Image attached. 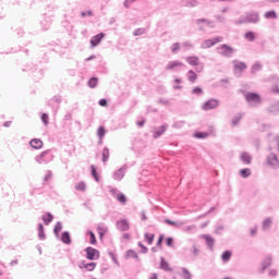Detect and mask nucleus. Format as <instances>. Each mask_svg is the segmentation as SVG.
<instances>
[{
  "mask_svg": "<svg viewBox=\"0 0 279 279\" xmlns=\"http://www.w3.org/2000/svg\"><path fill=\"white\" fill-rule=\"evenodd\" d=\"M168 226H173L174 228H182V226H184V221H179V222H175V221H172V220H169V219H165L163 220Z\"/></svg>",
  "mask_w": 279,
  "mask_h": 279,
  "instance_id": "obj_30",
  "label": "nucleus"
},
{
  "mask_svg": "<svg viewBox=\"0 0 279 279\" xmlns=\"http://www.w3.org/2000/svg\"><path fill=\"white\" fill-rule=\"evenodd\" d=\"M38 239L40 241H45V239H47V235L45 234V227L43 226V223L38 225Z\"/></svg>",
  "mask_w": 279,
  "mask_h": 279,
  "instance_id": "obj_26",
  "label": "nucleus"
},
{
  "mask_svg": "<svg viewBox=\"0 0 279 279\" xmlns=\"http://www.w3.org/2000/svg\"><path fill=\"white\" fill-rule=\"evenodd\" d=\"M87 234H89V243L92 245H96L97 244V236H95V232L88 231Z\"/></svg>",
  "mask_w": 279,
  "mask_h": 279,
  "instance_id": "obj_42",
  "label": "nucleus"
},
{
  "mask_svg": "<svg viewBox=\"0 0 279 279\" xmlns=\"http://www.w3.org/2000/svg\"><path fill=\"white\" fill-rule=\"evenodd\" d=\"M61 241L62 243H64L65 245H71V233H69V231H64L61 234Z\"/></svg>",
  "mask_w": 279,
  "mask_h": 279,
  "instance_id": "obj_23",
  "label": "nucleus"
},
{
  "mask_svg": "<svg viewBox=\"0 0 279 279\" xmlns=\"http://www.w3.org/2000/svg\"><path fill=\"white\" fill-rule=\"evenodd\" d=\"M181 271H182L181 277H182L183 279H192V278H193V275H191V271H189V269H186V268H181Z\"/></svg>",
  "mask_w": 279,
  "mask_h": 279,
  "instance_id": "obj_36",
  "label": "nucleus"
},
{
  "mask_svg": "<svg viewBox=\"0 0 279 279\" xmlns=\"http://www.w3.org/2000/svg\"><path fill=\"white\" fill-rule=\"evenodd\" d=\"M271 260H272L271 255H268L264 258V260L262 262V269L259 270L260 274H263L265 269H267V267L271 266Z\"/></svg>",
  "mask_w": 279,
  "mask_h": 279,
  "instance_id": "obj_15",
  "label": "nucleus"
},
{
  "mask_svg": "<svg viewBox=\"0 0 279 279\" xmlns=\"http://www.w3.org/2000/svg\"><path fill=\"white\" fill-rule=\"evenodd\" d=\"M233 66H234V71L236 73V71H239V73H243V71H245V69H247V65L243 62V61H233Z\"/></svg>",
  "mask_w": 279,
  "mask_h": 279,
  "instance_id": "obj_14",
  "label": "nucleus"
},
{
  "mask_svg": "<svg viewBox=\"0 0 279 279\" xmlns=\"http://www.w3.org/2000/svg\"><path fill=\"white\" fill-rule=\"evenodd\" d=\"M195 138H208V133L207 132H196L194 134Z\"/></svg>",
  "mask_w": 279,
  "mask_h": 279,
  "instance_id": "obj_51",
  "label": "nucleus"
},
{
  "mask_svg": "<svg viewBox=\"0 0 279 279\" xmlns=\"http://www.w3.org/2000/svg\"><path fill=\"white\" fill-rule=\"evenodd\" d=\"M201 250L197 247V245H192V247H191V253L193 254V256H195V257H197V256H199V254H201Z\"/></svg>",
  "mask_w": 279,
  "mask_h": 279,
  "instance_id": "obj_47",
  "label": "nucleus"
},
{
  "mask_svg": "<svg viewBox=\"0 0 279 279\" xmlns=\"http://www.w3.org/2000/svg\"><path fill=\"white\" fill-rule=\"evenodd\" d=\"M244 38L248 40V43H254V40H256V33L248 31L244 34Z\"/></svg>",
  "mask_w": 279,
  "mask_h": 279,
  "instance_id": "obj_27",
  "label": "nucleus"
},
{
  "mask_svg": "<svg viewBox=\"0 0 279 279\" xmlns=\"http://www.w3.org/2000/svg\"><path fill=\"white\" fill-rule=\"evenodd\" d=\"M90 172L96 182H99V174L97 173V168L95 166H90Z\"/></svg>",
  "mask_w": 279,
  "mask_h": 279,
  "instance_id": "obj_40",
  "label": "nucleus"
},
{
  "mask_svg": "<svg viewBox=\"0 0 279 279\" xmlns=\"http://www.w3.org/2000/svg\"><path fill=\"white\" fill-rule=\"evenodd\" d=\"M243 119V116L241 113H239L238 116H235L232 121L231 124L233 128H236L238 123H241V120Z\"/></svg>",
  "mask_w": 279,
  "mask_h": 279,
  "instance_id": "obj_38",
  "label": "nucleus"
},
{
  "mask_svg": "<svg viewBox=\"0 0 279 279\" xmlns=\"http://www.w3.org/2000/svg\"><path fill=\"white\" fill-rule=\"evenodd\" d=\"M125 258H135V260H141L138 258V254H136V252H134V250H129L125 254Z\"/></svg>",
  "mask_w": 279,
  "mask_h": 279,
  "instance_id": "obj_31",
  "label": "nucleus"
},
{
  "mask_svg": "<svg viewBox=\"0 0 279 279\" xmlns=\"http://www.w3.org/2000/svg\"><path fill=\"white\" fill-rule=\"evenodd\" d=\"M110 158V149L108 147H105L102 149V162H108Z\"/></svg>",
  "mask_w": 279,
  "mask_h": 279,
  "instance_id": "obj_32",
  "label": "nucleus"
},
{
  "mask_svg": "<svg viewBox=\"0 0 279 279\" xmlns=\"http://www.w3.org/2000/svg\"><path fill=\"white\" fill-rule=\"evenodd\" d=\"M126 171H128V165L122 166L120 169H118L116 172H113V174H112L113 180L121 182V180L123 178H125Z\"/></svg>",
  "mask_w": 279,
  "mask_h": 279,
  "instance_id": "obj_8",
  "label": "nucleus"
},
{
  "mask_svg": "<svg viewBox=\"0 0 279 279\" xmlns=\"http://www.w3.org/2000/svg\"><path fill=\"white\" fill-rule=\"evenodd\" d=\"M166 245L168 247H173V238H167L166 239Z\"/></svg>",
  "mask_w": 279,
  "mask_h": 279,
  "instance_id": "obj_58",
  "label": "nucleus"
},
{
  "mask_svg": "<svg viewBox=\"0 0 279 279\" xmlns=\"http://www.w3.org/2000/svg\"><path fill=\"white\" fill-rule=\"evenodd\" d=\"M145 34V28H136L133 33L135 36H143Z\"/></svg>",
  "mask_w": 279,
  "mask_h": 279,
  "instance_id": "obj_55",
  "label": "nucleus"
},
{
  "mask_svg": "<svg viewBox=\"0 0 279 279\" xmlns=\"http://www.w3.org/2000/svg\"><path fill=\"white\" fill-rule=\"evenodd\" d=\"M116 226L120 232H128V230H130V223H128L125 219L118 220Z\"/></svg>",
  "mask_w": 279,
  "mask_h": 279,
  "instance_id": "obj_12",
  "label": "nucleus"
},
{
  "mask_svg": "<svg viewBox=\"0 0 279 279\" xmlns=\"http://www.w3.org/2000/svg\"><path fill=\"white\" fill-rule=\"evenodd\" d=\"M106 232H108V228L104 225H99L98 226V234H99L100 239L106 234Z\"/></svg>",
  "mask_w": 279,
  "mask_h": 279,
  "instance_id": "obj_39",
  "label": "nucleus"
},
{
  "mask_svg": "<svg viewBox=\"0 0 279 279\" xmlns=\"http://www.w3.org/2000/svg\"><path fill=\"white\" fill-rule=\"evenodd\" d=\"M29 145L33 147V149H43V142L40 138L31 140Z\"/></svg>",
  "mask_w": 279,
  "mask_h": 279,
  "instance_id": "obj_19",
  "label": "nucleus"
},
{
  "mask_svg": "<svg viewBox=\"0 0 279 279\" xmlns=\"http://www.w3.org/2000/svg\"><path fill=\"white\" fill-rule=\"evenodd\" d=\"M97 136L102 141L104 136H106V128L99 126L97 130Z\"/></svg>",
  "mask_w": 279,
  "mask_h": 279,
  "instance_id": "obj_41",
  "label": "nucleus"
},
{
  "mask_svg": "<svg viewBox=\"0 0 279 279\" xmlns=\"http://www.w3.org/2000/svg\"><path fill=\"white\" fill-rule=\"evenodd\" d=\"M223 37H216L214 39H206L201 44V49H210V47H215L217 43H221Z\"/></svg>",
  "mask_w": 279,
  "mask_h": 279,
  "instance_id": "obj_7",
  "label": "nucleus"
},
{
  "mask_svg": "<svg viewBox=\"0 0 279 279\" xmlns=\"http://www.w3.org/2000/svg\"><path fill=\"white\" fill-rule=\"evenodd\" d=\"M53 160V153L51 150H45L40 155L35 157V161L38 165H49Z\"/></svg>",
  "mask_w": 279,
  "mask_h": 279,
  "instance_id": "obj_2",
  "label": "nucleus"
},
{
  "mask_svg": "<svg viewBox=\"0 0 279 279\" xmlns=\"http://www.w3.org/2000/svg\"><path fill=\"white\" fill-rule=\"evenodd\" d=\"M267 111L270 114H278L279 112V100L275 101L274 104H271L268 108Z\"/></svg>",
  "mask_w": 279,
  "mask_h": 279,
  "instance_id": "obj_18",
  "label": "nucleus"
},
{
  "mask_svg": "<svg viewBox=\"0 0 279 279\" xmlns=\"http://www.w3.org/2000/svg\"><path fill=\"white\" fill-rule=\"evenodd\" d=\"M271 226H274V218H264L262 221V232H269V230H271Z\"/></svg>",
  "mask_w": 279,
  "mask_h": 279,
  "instance_id": "obj_11",
  "label": "nucleus"
},
{
  "mask_svg": "<svg viewBox=\"0 0 279 279\" xmlns=\"http://www.w3.org/2000/svg\"><path fill=\"white\" fill-rule=\"evenodd\" d=\"M245 100L247 101L248 106H252L253 108L260 106V104L263 102L260 95H258L257 93H246Z\"/></svg>",
  "mask_w": 279,
  "mask_h": 279,
  "instance_id": "obj_4",
  "label": "nucleus"
},
{
  "mask_svg": "<svg viewBox=\"0 0 279 279\" xmlns=\"http://www.w3.org/2000/svg\"><path fill=\"white\" fill-rule=\"evenodd\" d=\"M104 38H106V34H104V33H99V34L95 35L94 37H92V39H90L92 47H97V45H99V43H101V40H104Z\"/></svg>",
  "mask_w": 279,
  "mask_h": 279,
  "instance_id": "obj_13",
  "label": "nucleus"
},
{
  "mask_svg": "<svg viewBox=\"0 0 279 279\" xmlns=\"http://www.w3.org/2000/svg\"><path fill=\"white\" fill-rule=\"evenodd\" d=\"M197 25H199V23H206V25H209V27H213V21L208 20V19H198L196 21Z\"/></svg>",
  "mask_w": 279,
  "mask_h": 279,
  "instance_id": "obj_50",
  "label": "nucleus"
},
{
  "mask_svg": "<svg viewBox=\"0 0 279 279\" xmlns=\"http://www.w3.org/2000/svg\"><path fill=\"white\" fill-rule=\"evenodd\" d=\"M215 108H219V100L215 98H211L202 105V110L205 111L215 110Z\"/></svg>",
  "mask_w": 279,
  "mask_h": 279,
  "instance_id": "obj_6",
  "label": "nucleus"
},
{
  "mask_svg": "<svg viewBox=\"0 0 279 279\" xmlns=\"http://www.w3.org/2000/svg\"><path fill=\"white\" fill-rule=\"evenodd\" d=\"M251 236H256L258 233V227H254L250 229Z\"/></svg>",
  "mask_w": 279,
  "mask_h": 279,
  "instance_id": "obj_59",
  "label": "nucleus"
},
{
  "mask_svg": "<svg viewBox=\"0 0 279 279\" xmlns=\"http://www.w3.org/2000/svg\"><path fill=\"white\" fill-rule=\"evenodd\" d=\"M99 80L97 77H92L88 81V86L89 88H97V84H98Z\"/></svg>",
  "mask_w": 279,
  "mask_h": 279,
  "instance_id": "obj_43",
  "label": "nucleus"
},
{
  "mask_svg": "<svg viewBox=\"0 0 279 279\" xmlns=\"http://www.w3.org/2000/svg\"><path fill=\"white\" fill-rule=\"evenodd\" d=\"M45 226H49V223H51V221H53V215H51V213H47L46 215H44L41 217Z\"/></svg>",
  "mask_w": 279,
  "mask_h": 279,
  "instance_id": "obj_28",
  "label": "nucleus"
},
{
  "mask_svg": "<svg viewBox=\"0 0 279 279\" xmlns=\"http://www.w3.org/2000/svg\"><path fill=\"white\" fill-rule=\"evenodd\" d=\"M184 66V63L182 61L175 60V61H169L166 65V71H180V68Z\"/></svg>",
  "mask_w": 279,
  "mask_h": 279,
  "instance_id": "obj_9",
  "label": "nucleus"
},
{
  "mask_svg": "<svg viewBox=\"0 0 279 279\" xmlns=\"http://www.w3.org/2000/svg\"><path fill=\"white\" fill-rule=\"evenodd\" d=\"M203 239H205L206 245L209 250H213V247H215V239H213V236L204 234Z\"/></svg>",
  "mask_w": 279,
  "mask_h": 279,
  "instance_id": "obj_21",
  "label": "nucleus"
},
{
  "mask_svg": "<svg viewBox=\"0 0 279 279\" xmlns=\"http://www.w3.org/2000/svg\"><path fill=\"white\" fill-rule=\"evenodd\" d=\"M132 3H134L132 0H125L124 3H123V5H124V8H125L126 10H130Z\"/></svg>",
  "mask_w": 279,
  "mask_h": 279,
  "instance_id": "obj_60",
  "label": "nucleus"
},
{
  "mask_svg": "<svg viewBox=\"0 0 279 279\" xmlns=\"http://www.w3.org/2000/svg\"><path fill=\"white\" fill-rule=\"evenodd\" d=\"M158 104H162L163 106H169V100L163 99V98H160V99L158 100Z\"/></svg>",
  "mask_w": 279,
  "mask_h": 279,
  "instance_id": "obj_64",
  "label": "nucleus"
},
{
  "mask_svg": "<svg viewBox=\"0 0 279 279\" xmlns=\"http://www.w3.org/2000/svg\"><path fill=\"white\" fill-rule=\"evenodd\" d=\"M267 166L271 167L272 169H278L279 160L276 154H270L267 156Z\"/></svg>",
  "mask_w": 279,
  "mask_h": 279,
  "instance_id": "obj_10",
  "label": "nucleus"
},
{
  "mask_svg": "<svg viewBox=\"0 0 279 279\" xmlns=\"http://www.w3.org/2000/svg\"><path fill=\"white\" fill-rule=\"evenodd\" d=\"M192 95H197L198 97L204 95V90L202 89V87H194L192 89Z\"/></svg>",
  "mask_w": 279,
  "mask_h": 279,
  "instance_id": "obj_48",
  "label": "nucleus"
},
{
  "mask_svg": "<svg viewBox=\"0 0 279 279\" xmlns=\"http://www.w3.org/2000/svg\"><path fill=\"white\" fill-rule=\"evenodd\" d=\"M167 128H169L167 124L159 126L158 130L154 133L153 138H160V136L167 132Z\"/></svg>",
  "mask_w": 279,
  "mask_h": 279,
  "instance_id": "obj_17",
  "label": "nucleus"
},
{
  "mask_svg": "<svg viewBox=\"0 0 279 279\" xmlns=\"http://www.w3.org/2000/svg\"><path fill=\"white\" fill-rule=\"evenodd\" d=\"M186 62L187 64H190L191 66H197L199 64V58L198 57H187L186 58Z\"/></svg>",
  "mask_w": 279,
  "mask_h": 279,
  "instance_id": "obj_25",
  "label": "nucleus"
},
{
  "mask_svg": "<svg viewBox=\"0 0 279 279\" xmlns=\"http://www.w3.org/2000/svg\"><path fill=\"white\" fill-rule=\"evenodd\" d=\"M87 260H99V251L93 246L85 248Z\"/></svg>",
  "mask_w": 279,
  "mask_h": 279,
  "instance_id": "obj_5",
  "label": "nucleus"
},
{
  "mask_svg": "<svg viewBox=\"0 0 279 279\" xmlns=\"http://www.w3.org/2000/svg\"><path fill=\"white\" fill-rule=\"evenodd\" d=\"M154 233H145L144 238L145 241H147L148 245H151L154 243Z\"/></svg>",
  "mask_w": 279,
  "mask_h": 279,
  "instance_id": "obj_45",
  "label": "nucleus"
},
{
  "mask_svg": "<svg viewBox=\"0 0 279 279\" xmlns=\"http://www.w3.org/2000/svg\"><path fill=\"white\" fill-rule=\"evenodd\" d=\"M184 232H193V230H197V227L195 225L189 226L185 229H183Z\"/></svg>",
  "mask_w": 279,
  "mask_h": 279,
  "instance_id": "obj_57",
  "label": "nucleus"
},
{
  "mask_svg": "<svg viewBox=\"0 0 279 279\" xmlns=\"http://www.w3.org/2000/svg\"><path fill=\"white\" fill-rule=\"evenodd\" d=\"M236 50L231 46H228L227 44H222L217 47V53H219V56H222L223 58H232Z\"/></svg>",
  "mask_w": 279,
  "mask_h": 279,
  "instance_id": "obj_3",
  "label": "nucleus"
},
{
  "mask_svg": "<svg viewBox=\"0 0 279 279\" xmlns=\"http://www.w3.org/2000/svg\"><path fill=\"white\" fill-rule=\"evenodd\" d=\"M116 199H118L120 204H125L128 202V197H125L122 193L117 194Z\"/></svg>",
  "mask_w": 279,
  "mask_h": 279,
  "instance_id": "obj_44",
  "label": "nucleus"
},
{
  "mask_svg": "<svg viewBox=\"0 0 279 279\" xmlns=\"http://www.w3.org/2000/svg\"><path fill=\"white\" fill-rule=\"evenodd\" d=\"M233 23L234 25H257V23H260V14H258L256 11H250L242 15L239 20H234Z\"/></svg>",
  "mask_w": 279,
  "mask_h": 279,
  "instance_id": "obj_1",
  "label": "nucleus"
},
{
  "mask_svg": "<svg viewBox=\"0 0 279 279\" xmlns=\"http://www.w3.org/2000/svg\"><path fill=\"white\" fill-rule=\"evenodd\" d=\"M81 16H93V11H83L82 13H81Z\"/></svg>",
  "mask_w": 279,
  "mask_h": 279,
  "instance_id": "obj_63",
  "label": "nucleus"
},
{
  "mask_svg": "<svg viewBox=\"0 0 279 279\" xmlns=\"http://www.w3.org/2000/svg\"><path fill=\"white\" fill-rule=\"evenodd\" d=\"M269 276H270L271 278H276V276H278V270H276V269H270V270H269Z\"/></svg>",
  "mask_w": 279,
  "mask_h": 279,
  "instance_id": "obj_62",
  "label": "nucleus"
},
{
  "mask_svg": "<svg viewBox=\"0 0 279 279\" xmlns=\"http://www.w3.org/2000/svg\"><path fill=\"white\" fill-rule=\"evenodd\" d=\"M110 258L113 260L116 265H119V260L117 259V254L110 252L109 253Z\"/></svg>",
  "mask_w": 279,
  "mask_h": 279,
  "instance_id": "obj_56",
  "label": "nucleus"
},
{
  "mask_svg": "<svg viewBox=\"0 0 279 279\" xmlns=\"http://www.w3.org/2000/svg\"><path fill=\"white\" fill-rule=\"evenodd\" d=\"M171 51L173 53H177L178 51H180V43H174L172 46H171Z\"/></svg>",
  "mask_w": 279,
  "mask_h": 279,
  "instance_id": "obj_54",
  "label": "nucleus"
},
{
  "mask_svg": "<svg viewBox=\"0 0 279 279\" xmlns=\"http://www.w3.org/2000/svg\"><path fill=\"white\" fill-rule=\"evenodd\" d=\"M186 77L191 84H195V82L197 81V73H195V71L193 70H190L186 73Z\"/></svg>",
  "mask_w": 279,
  "mask_h": 279,
  "instance_id": "obj_24",
  "label": "nucleus"
},
{
  "mask_svg": "<svg viewBox=\"0 0 279 279\" xmlns=\"http://www.w3.org/2000/svg\"><path fill=\"white\" fill-rule=\"evenodd\" d=\"M183 5H185V8H196V5H199V2H197V0H186Z\"/></svg>",
  "mask_w": 279,
  "mask_h": 279,
  "instance_id": "obj_35",
  "label": "nucleus"
},
{
  "mask_svg": "<svg viewBox=\"0 0 279 279\" xmlns=\"http://www.w3.org/2000/svg\"><path fill=\"white\" fill-rule=\"evenodd\" d=\"M241 178H250L252 175V170L250 168H244L240 170Z\"/></svg>",
  "mask_w": 279,
  "mask_h": 279,
  "instance_id": "obj_34",
  "label": "nucleus"
},
{
  "mask_svg": "<svg viewBox=\"0 0 279 279\" xmlns=\"http://www.w3.org/2000/svg\"><path fill=\"white\" fill-rule=\"evenodd\" d=\"M137 245H138V247H141V253L142 254H147V252H149V248H147V246H145L143 244V242H138Z\"/></svg>",
  "mask_w": 279,
  "mask_h": 279,
  "instance_id": "obj_52",
  "label": "nucleus"
},
{
  "mask_svg": "<svg viewBox=\"0 0 279 279\" xmlns=\"http://www.w3.org/2000/svg\"><path fill=\"white\" fill-rule=\"evenodd\" d=\"M51 170H48L45 178H44V182H49V179L51 178Z\"/></svg>",
  "mask_w": 279,
  "mask_h": 279,
  "instance_id": "obj_61",
  "label": "nucleus"
},
{
  "mask_svg": "<svg viewBox=\"0 0 279 279\" xmlns=\"http://www.w3.org/2000/svg\"><path fill=\"white\" fill-rule=\"evenodd\" d=\"M160 269H162V271H173V269H171V266H169V264L167 263V260L165 259V257H160Z\"/></svg>",
  "mask_w": 279,
  "mask_h": 279,
  "instance_id": "obj_22",
  "label": "nucleus"
},
{
  "mask_svg": "<svg viewBox=\"0 0 279 279\" xmlns=\"http://www.w3.org/2000/svg\"><path fill=\"white\" fill-rule=\"evenodd\" d=\"M41 121H43L44 125H49V114L43 113Z\"/></svg>",
  "mask_w": 279,
  "mask_h": 279,
  "instance_id": "obj_53",
  "label": "nucleus"
},
{
  "mask_svg": "<svg viewBox=\"0 0 279 279\" xmlns=\"http://www.w3.org/2000/svg\"><path fill=\"white\" fill-rule=\"evenodd\" d=\"M232 258V252L231 251H225L221 254V260L225 263H230V259Z\"/></svg>",
  "mask_w": 279,
  "mask_h": 279,
  "instance_id": "obj_29",
  "label": "nucleus"
},
{
  "mask_svg": "<svg viewBox=\"0 0 279 279\" xmlns=\"http://www.w3.org/2000/svg\"><path fill=\"white\" fill-rule=\"evenodd\" d=\"M263 70V64L255 63L252 65L251 73L254 75V73H258V71Z\"/></svg>",
  "mask_w": 279,
  "mask_h": 279,
  "instance_id": "obj_37",
  "label": "nucleus"
},
{
  "mask_svg": "<svg viewBox=\"0 0 279 279\" xmlns=\"http://www.w3.org/2000/svg\"><path fill=\"white\" fill-rule=\"evenodd\" d=\"M264 16H265V19H267V20H270V19L276 20V19H278V14H277L276 11H274V10L266 12V13L264 14Z\"/></svg>",
  "mask_w": 279,
  "mask_h": 279,
  "instance_id": "obj_33",
  "label": "nucleus"
},
{
  "mask_svg": "<svg viewBox=\"0 0 279 279\" xmlns=\"http://www.w3.org/2000/svg\"><path fill=\"white\" fill-rule=\"evenodd\" d=\"M95 267H97V263L95 262H90V263H82V265H80L81 269H86V271H95Z\"/></svg>",
  "mask_w": 279,
  "mask_h": 279,
  "instance_id": "obj_16",
  "label": "nucleus"
},
{
  "mask_svg": "<svg viewBox=\"0 0 279 279\" xmlns=\"http://www.w3.org/2000/svg\"><path fill=\"white\" fill-rule=\"evenodd\" d=\"M75 190H76V191H86V183H85L84 181L77 183V184L75 185Z\"/></svg>",
  "mask_w": 279,
  "mask_h": 279,
  "instance_id": "obj_49",
  "label": "nucleus"
},
{
  "mask_svg": "<svg viewBox=\"0 0 279 279\" xmlns=\"http://www.w3.org/2000/svg\"><path fill=\"white\" fill-rule=\"evenodd\" d=\"M240 159L244 165H252V155L248 153H242Z\"/></svg>",
  "mask_w": 279,
  "mask_h": 279,
  "instance_id": "obj_20",
  "label": "nucleus"
},
{
  "mask_svg": "<svg viewBox=\"0 0 279 279\" xmlns=\"http://www.w3.org/2000/svg\"><path fill=\"white\" fill-rule=\"evenodd\" d=\"M62 232V222H57L53 229V233L58 236Z\"/></svg>",
  "mask_w": 279,
  "mask_h": 279,
  "instance_id": "obj_46",
  "label": "nucleus"
}]
</instances>
